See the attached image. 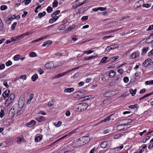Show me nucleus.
I'll return each mask as SVG.
<instances>
[{"label":"nucleus","instance_id":"nucleus-21","mask_svg":"<svg viewBox=\"0 0 153 153\" xmlns=\"http://www.w3.org/2000/svg\"><path fill=\"white\" fill-rule=\"evenodd\" d=\"M33 94H31L29 96V98L28 100V101L27 102V103L28 104H30L31 102L32 101V99L33 98Z\"/></svg>","mask_w":153,"mask_h":153},{"label":"nucleus","instance_id":"nucleus-57","mask_svg":"<svg viewBox=\"0 0 153 153\" xmlns=\"http://www.w3.org/2000/svg\"><path fill=\"white\" fill-rule=\"evenodd\" d=\"M93 52H94V51H93V50H91L86 51V53H87V54H90L91 53H92Z\"/></svg>","mask_w":153,"mask_h":153},{"label":"nucleus","instance_id":"nucleus-48","mask_svg":"<svg viewBox=\"0 0 153 153\" xmlns=\"http://www.w3.org/2000/svg\"><path fill=\"white\" fill-rule=\"evenodd\" d=\"M143 7H145L146 8H149L151 6L150 4H144V3H143Z\"/></svg>","mask_w":153,"mask_h":153},{"label":"nucleus","instance_id":"nucleus-63","mask_svg":"<svg viewBox=\"0 0 153 153\" xmlns=\"http://www.w3.org/2000/svg\"><path fill=\"white\" fill-rule=\"evenodd\" d=\"M152 54H153V49L149 53H148V55L149 56H151Z\"/></svg>","mask_w":153,"mask_h":153},{"label":"nucleus","instance_id":"nucleus-41","mask_svg":"<svg viewBox=\"0 0 153 153\" xmlns=\"http://www.w3.org/2000/svg\"><path fill=\"white\" fill-rule=\"evenodd\" d=\"M17 23L16 22H14L11 25V27L12 30H13L15 29V28L16 26Z\"/></svg>","mask_w":153,"mask_h":153},{"label":"nucleus","instance_id":"nucleus-42","mask_svg":"<svg viewBox=\"0 0 153 153\" xmlns=\"http://www.w3.org/2000/svg\"><path fill=\"white\" fill-rule=\"evenodd\" d=\"M148 39H151V41H149V42L153 41V33L151 34V35L149 37V39H147V40H148Z\"/></svg>","mask_w":153,"mask_h":153},{"label":"nucleus","instance_id":"nucleus-9","mask_svg":"<svg viewBox=\"0 0 153 153\" xmlns=\"http://www.w3.org/2000/svg\"><path fill=\"white\" fill-rule=\"evenodd\" d=\"M139 52H134L130 56V58L131 59L137 58L139 56Z\"/></svg>","mask_w":153,"mask_h":153},{"label":"nucleus","instance_id":"nucleus-52","mask_svg":"<svg viewBox=\"0 0 153 153\" xmlns=\"http://www.w3.org/2000/svg\"><path fill=\"white\" fill-rule=\"evenodd\" d=\"M24 1H25V5H27L30 2L31 0H24Z\"/></svg>","mask_w":153,"mask_h":153},{"label":"nucleus","instance_id":"nucleus-27","mask_svg":"<svg viewBox=\"0 0 153 153\" xmlns=\"http://www.w3.org/2000/svg\"><path fill=\"white\" fill-rule=\"evenodd\" d=\"M108 58V57L105 56L103 57L101 60L100 62L102 63H105L108 62V61H106L107 59Z\"/></svg>","mask_w":153,"mask_h":153},{"label":"nucleus","instance_id":"nucleus-59","mask_svg":"<svg viewBox=\"0 0 153 153\" xmlns=\"http://www.w3.org/2000/svg\"><path fill=\"white\" fill-rule=\"evenodd\" d=\"M11 22V19L10 18H8V19L7 20H6V23H8L9 24H10Z\"/></svg>","mask_w":153,"mask_h":153},{"label":"nucleus","instance_id":"nucleus-47","mask_svg":"<svg viewBox=\"0 0 153 153\" xmlns=\"http://www.w3.org/2000/svg\"><path fill=\"white\" fill-rule=\"evenodd\" d=\"M88 16H83L81 18V20L82 21H85L87 20L88 19Z\"/></svg>","mask_w":153,"mask_h":153},{"label":"nucleus","instance_id":"nucleus-38","mask_svg":"<svg viewBox=\"0 0 153 153\" xmlns=\"http://www.w3.org/2000/svg\"><path fill=\"white\" fill-rule=\"evenodd\" d=\"M60 12V11L59 10H56L51 15V16L52 17H53V16H56L57 15L59 14Z\"/></svg>","mask_w":153,"mask_h":153},{"label":"nucleus","instance_id":"nucleus-31","mask_svg":"<svg viewBox=\"0 0 153 153\" xmlns=\"http://www.w3.org/2000/svg\"><path fill=\"white\" fill-rule=\"evenodd\" d=\"M58 4V2L56 0H55L53 3L52 7L54 8L57 7Z\"/></svg>","mask_w":153,"mask_h":153},{"label":"nucleus","instance_id":"nucleus-18","mask_svg":"<svg viewBox=\"0 0 153 153\" xmlns=\"http://www.w3.org/2000/svg\"><path fill=\"white\" fill-rule=\"evenodd\" d=\"M148 48L147 47H144L142 49V51L141 53V54L142 55H144L146 53L147 51H148Z\"/></svg>","mask_w":153,"mask_h":153},{"label":"nucleus","instance_id":"nucleus-25","mask_svg":"<svg viewBox=\"0 0 153 153\" xmlns=\"http://www.w3.org/2000/svg\"><path fill=\"white\" fill-rule=\"evenodd\" d=\"M107 145V142H104L102 143L100 145L101 147L104 148H105Z\"/></svg>","mask_w":153,"mask_h":153},{"label":"nucleus","instance_id":"nucleus-7","mask_svg":"<svg viewBox=\"0 0 153 153\" xmlns=\"http://www.w3.org/2000/svg\"><path fill=\"white\" fill-rule=\"evenodd\" d=\"M144 3L143 0H140L136 2L134 5V7L135 9H137L140 7Z\"/></svg>","mask_w":153,"mask_h":153},{"label":"nucleus","instance_id":"nucleus-19","mask_svg":"<svg viewBox=\"0 0 153 153\" xmlns=\"http://www.w3.org/2000/svg\"><path fill=\"white\" fill-rule=\"evenodd\" d=\"M115 72L113 70H111L109 73V76L111 78L113 77L115 75Z\"/></svg>","mask_w":153,"mask_h":153},{"label":"nucleus","instance_id":"nucleus-32","mask_svg":"<svg viewBox=\"0 0 153 153\" xmlns=\"http://www.w3.org/2000/svg\"><path fill=\"white\" fill-rule=\"evenodd\" d=\"M54 101L53 100L50 101L48 103V105L49 106L51 107L53 106L54 104Z\"/></svg>","mask_w":153,"mask_h":153},{"label":"nucleus","instance_id":"nucleus-58","mask_svg":"<svg viewBox=\"0 0 153 153\" xmlns=\"http://www.w3.org/2000/svg\"><path fill=\"white\" fill-rule=\"evenodd\" d=\"M5 67V66L4 64H2L1 65H0V70L4 69Z\"/></svg>","mask_w":153,"mask_h":153},{"label":"nucleus","instance_id":"nucleus-3","mask_svg":"<svg viewBox=\"0 0 153 153\" xmlns=\"http://www.w3.org/2000/svg\"><path fill=\"white\" fill-rule=\"evenodd\" d=\"M88 107L87 104L86 103H82L79 104L77 110L79 111H83L86 110Z\"/></svg>","mask_w":153,"mask_h":153},{"label":"nucleus","instance_id":"nucleus-62","mask_svg":"<svg viewBox=\"0 0 153 153\" xmlns=\"http://www.w3.org/2000/svg\"><path fill=\"white\" fill-rule=\"evenodd\" d=\"M146 92V89L145 88H143L140 91V94H142L143 93H144Z\"/></svg>","mask_w":153,"mask_h":153},{"label":"nucleus","instance_id":"nucleus-56","mask_svg":"<svg viewBox=\"0 0 153 153\" xmlns=\"http://www.w3.org/2000/svg\"><path fill=\"white\" fill-rule=\"evenodd\" d=\"M41 7V5H39L36 8H35V12L36 13H37L38 12V10L40 7Z\"/></svg>","mask_w":153,"mask_h":153},{"label":"nucleus","instance_id":"nucleus-45","mask_svg":"<svg viewBox=\"0 0 153 153\" xmlns=\"http://www.w3.org/2000/svg\"><path fill=\"white\" fill-rule=\"evenodd\" d=\"M98 9L101 11H105L106 10V7H98Z\"/></svg>","mask_w":153,"mask_h":153},{"label":"nucleus","instance_id":"nucleus-60","mask_svg":"<svg viewBox=\"0 0 153 153\" xmlns=\"http://www.w3.org/2000/svg\"><path fill=\"white\" fill-rule=\"evenodd\" d=\"M19 78L23 79L24 80H25L26 79V77L25 75H21Z\"/></svg>","mask_w":153,"mask_h":153},{"label":"nucleus","instance_id":"nucleus-64","mask_svg":"<svg viewBox=\"0 0 153 153\" xmlns=\"http://www.w3.org/2000/svg\"><path fill=\"white\" fill-rule=\"evenodd\" d=\"M153 29V25L150 26L147 30H150Z\"/></svg>","mask_w":153,"mask_h":153},{"label":"nucleus","instance_id":"nucleus-40","mask_svg":"<svg viewBox=\"0 0 153 153\" xmlns=\"http://www.w3.org/2000/svg\"><path fill=\"white\" fill-rule=\"evenodd\" d=\"M11 41L12 42L16 40L17 39H19L18 36H15L11 38Z\"/></svg>","mask_w":153,"mask_h":153},{"label":"nucleus","instance_id":"nucleus-30","mask_svg":"<svg viewBox=\"0 0 153 153\" xmlns=\"http://www.w3.org/2000/svg\"><path fill=\"white\" fill-rule=\"evenodd\" d=\"M96 57V56H91L89 57H86L84 58L85 60H88L91 59H94Z\"/></svg>","mask_w":153,"mask_h":153},{"label":"nucleus","instance_id":"nucleus-36","mask_svg":"<svg viewBox=\"0 0 153 153\" xmlns=\"http://www.w3.org/2000/svg\"><path fill=\"white\" fill-rule=\"evenodd\" d=\"M145 84L146 85H148L150 84H153V80L151 81H148L145 82Z\"/></svg>","mask_w":153,"mask_h":153},{"label":"nucleus","instance_id":"nucleus-16","mask_svg":"<svg viewBox=\"0 0 153 153\" xmlns=\"http://www.w3.org/2000/svg\"><path fill=\"white\" fill-rule=\"evenodd\" d=\"M29 34L28 32L23 33L20 36H18L19 39H21L23 38L25 36H27Z\"/></svg>","mask_w":153,"mask_h":153},{"label":"nucleus","instance_id":"nucleus-33","mask_svg":"<svg viewBox=\"0 0 153 153\" xmlns=\"http://www.w3.org/2000/svg\"><path fill=\"white\" fill-rule=\"evenodd\" d=\"M29 56L30 57H35L37 56V54L35 52H32L30 53Z\"/></svg>","mask_w":153,"mask_h":153},{"label":"nucleus","instance_id":"nucleus-20","mask_svg":"<svg viewBox=\"0 0 153 153\" xmlns=\"http://www.w3.org/2000/svg\"><path fill=\"white\" fill-rule=\"evenodd\" d=\"M119 56H116L113 57H112L110 58L108 61H110V62H114L117 59H118L119 58Z\"/></svg>","mask_w":153,"mask_h":153},{"label":"nucleus","instance_id":"nucleus-6","mask_svg":"<svg viewBox=\"0 0 153 153\" xmlns=\"http://www.w3.org/2000/svg\"><path fill=\"white\" fill-rule=\"evenodd\" d=\"M79 140L82 141L84 144H85L90 141V138L87 136H83L79 138Z\"/></svg>","mask_w":153,"mask_h":153},{"label":"nucleus","instance_id":"nucleus-61","mask_svg":"<svg viewBox=\"0 0 153 153\" xmlns=\"http://www.w3.org/2000/svg\"><path fill=\"white\" fill-rule=\"evenodd\" d=\"M65 115L67 116H69L70 115V112L69 110H68L66 111Z\"/></svg>","mask_w":153,"mask_h":153},{"label":"nucleus","instance_id":"nucleus-23","mask_svg":"<svg viewBox=\"0 0 153 153\" xmlns=\"http://www.w3.org/2000/svg\"><path fill=\"white\" fill-rule=\"evenodd\" d=\"M38 78V76L37 75V74H34L32 76L31 79L33 82H35Z\"/></svg>","mask_w":153,"mask_h":153},{"label":"nucleus","instance_id":"nucleus-43","mask_svg":"<svg viewBox=\"0 0 153 153\" xmlns=\"http://www.w3.org/2000/svg\"><path fill=\"white\" fill-rule=\"evenodd\" d=\"M7 8V7L5 5H2L0 7V9L2 10H6Z\"/></svg>","mask_w":153,"mask_h":153},{"label":"nucleus","instance_id":"nucleus-39","mask_svg":"<svg viewBox=\"0 0 153 153\" xmlns=\"http://www.w3.org/2000/svg\"><path fill=\"white\" fill-rule=\"evenodd\" d=\"M4 114V111L3 110H1L0 113V117L1 118H2Z\"/></svg>","mask_w":153,"mask_h":153},{"label":"nucleus","instance_id":"nucleus-34","mask_svg":"<svg viewBox=\"0 0 153 153\" xmlns=\"http://www.w3.org/2000/svg\"><path fill=\"white\" fill-rule=\"evenodd\" d=\"M20 56L19 55H17L14 56L13 59L15 61H18L19 59Z\"/></svg>","mask_w":153,"mask_h":153},{"label":"nucleus","instance_id":"nucleus-53","mask_svg":"<svg viewBox=\"0 0 153 153\" xmlns=\"http://www.w3.org/2000/svg\"><path fill=\"white\" fill-rule=\"evenodd\" d=\"M27 12L26 11H24V14L22 15V17L23 18H25L26 16L27 15Z\"/></svg>","mask_w":153,"mask_h":153},{"label":"nucleus","instance_id":"nucleus-55","mask_svg":"<svg viewBox=\"0 0 153 153\" xmlns=\"http://www.w3.org/2000/svg\"><path fill=\"white\" fill-rule=\"evenodd\" d=\"M3 85H4L6 88H8L9 86L8 85L7 83L6 80H5L3 82Z\"/></svg>","mask_w":153,"mask_h":153},{"label":"nucleus","instance_id":"nucleus-15","mask_svg":"<svg viewBox=\"0 0 153 153\" xmlns=\"http://www.w3.org/2000/svg\"><path fill=\"white\" fill-rule=\"evenodd\" d=\"M86 3V1H83L82 3H81L80 4H78L77 5H73L72 6V7L74 9H76L77 7L82 5H83V4H85Z\"/></svg>","mask_w":153,"mask_h":153},{"label":"nucleus","instance_id":"nucleus-12","mask_svg":"<svg viewBox=\"0 0 153 153\" xmlns=\"http://www.w3.org/2000/svg\"><path fill=\"white\" fill-rule=\"evenodd\" d=\"M10 94V91L6 90L3 93L2 95L4 98H5L8 97Z\"/></svg>","mask_w":153,"mask_h":153},{"label":"nucleus","instance_id":"nucleus-35","mask_svg":"<svg viewBox=\"0 0 153 153\" xmlns=\"http://www.w3.org/2000/svg\"><path fill=\"white\" fill-rule=\"evenodd\" d=\"M138 105L137 104H135L134 105H130L128 106V108H137Z\"/></svg>","mask_w":153,"mask_h":153},{"label":"nucleus","instance_id":"nucleus-37","mask_svg":"<svg viewBox=\"0 0 153 153\" xmlns=\"http://www.w3.org/2000/svg\"><path fill=\"white\" fill-rule=\"evenodd\" d=\"M46 10L48 13H50L53 10V9L51 7L48 6Z\"/></svg>","mask_w":153,"mask_h":153},{"label":"nucleus","instance_id":"nucleus-22","mask_svg":"<svg viewBox=\"0 0 153 153\" xmlns=\"http://www.w3.org/2000/svg\"><path fill=\"white\" fill-rule=\"evenodd\" d=\"M111 96V92L109 91H107L104 94V96L106 97H109Z\"/></svg>","mask_w":153,"mask_h":153},{"label":"nucleus","instance_id":"nucleus-8","mask_svg":"<svg viewBox=\"0 0 153 153\" xmlns=\"http://www.w3.org/2000/svg\"><path fill=\"white\" fill-rule=\"evenodd\" d=\"M151 62V59H148L143 63V66L145 67H147L149 65Z\"/></svg>","mask_w":153,"mask_h":153},{"label":"nucleus","instance_id":"nucleus-46","mask_svg":"<svg viewBox=\"0 0 153 153\" xmlns=\"http://www.w3.org/2000/svg\"><path fill=\"white\" fill-rule=\"evenodd\" d=\"M62 124V123L60 121H58L57 123L56 124H55L54 123V125L56 127H59Z\"/></svg>","mask_w":153,"mask_h":153},{"label":"nucleus","instance_id":"nucleus-29","mask_svg":"<svg viewBox=\"0 0 153 153\" xmlns=\"http://www.w3.org/2000/svg\"><path fill=\"white\" fill-rule=\"evenodd\" d=\"M112 115H110L108 117H107L105 119L103 120H102L101 121V122H105L107 121H108L110 120L111 119V116Z\"/></svg>","mask_w":153,"mask_h":153},{"label":"nucleus","instance_id":"nucleus-28","mask_svg":"<svg viewBox=\"0 0 153 153\" xmlns=\"http://www.w3.org/2000/svg\"><path fill=\"white\" fill-rule=\"evenodd\" d=\"M42 140V137L41 136H39L36 137L35 138V141L36 142H38Z\"/></svg>","mask_w":153,"mask_h":153},{"label":"nucleus","instance_id":"nucleus-10","mask_svg":"<svg viewBox=\"0 0 153 153\" xmlns=\"http://www.w3.org/2000/svg\"><path fill=\"white\" fill-rule=\"evenodd\" d=\"M36 122L35 121L33 120H32L30 122L27 123L26 124V126L27 127H30L36 124Z\"/></svg>","mask_w":153,"mask_h":153},{"label":"nucleus","instance_id":"nucleus-14","mask_svg":"<svg viewBox=\"0 0 153 153\" xmlns=\"http://www.w3.org/2000/svg\"><path fill=\"white\" fill-rule=\"evenodd\" d=\"M36 120L39 122L45 120V118L43 116H39L36 118Z\"/></svg>","mask_w":153,"mask_h":153},{"label":"nucleus","instance_id":"nucleus-49","mask_svg":"<svg viewBox=\"0 0 153 153\" xmlns=\"http://www.w3.org/2000/svg\"><path fill=\"white\" fill-rule=\"evenodd\" d=\"M38 71L40 75L42 74L44 72L43 70L41 68H39Z\"/></svg>","mask_w":153,"mask_h":153},{"label":"nucleus","instance_id":"nucleus-11","mask_svg":"<svg viewBox=\"0 0 153 153\" xmlns=\"http://www.w3.org/2000/svg\"><path fill=\"white\" fill-rule=\"evenodd\" d=\"M52 18L50 19L49 20V22L50 23H53L54 22L56 21L59 18V17L56 16H55L52 17Z\"/></svg>","mask_w":153,"mask_h":153},{"label":"nucleus","instance_id":"nucleus-1","mask_svg":"<svg viewBox=\"0 0 153 153\" xmlns=\"http://www.w3.org/2000/svg\"><path fill=\"white\" fill-rule=\"evenodd\" d=\"M24 98L19 99L18 104H15L11 108L10 111L13 113L14 115L19 116L22 114L25 111V107L24 106Z\"/></svg>","mask_w":153,"mask_h":153},{"label":"nucleus","instance_id":"nucleus-13","mask_svg":"<svg viewBox=\"0 0 153 153\" xmlns=\"http://www.w3.org/2000/svg\"><path fill=\"white\" fill-rule=\"evenodd\" d=\"M52 43V41L51 40H48L46 41L42 45V46H47V47L48 46L50 45Z\"/></svg>","mask_w":153,"mask_h":153},{"label":"nucleus","instance_id":"nucleus-4","mask_svg":"<svg viewBox=\"0 0 153 153\" xmlns=\"http://www.w3.org/2000/svg\"><path fill=\"white\" fill-rule=\"evenodd\" d=\"M79 68V67H78L76 68H73L71 70H69L66 72H63V73H62L59 74H58L57 75H56L54 77H53V78L55 79V78H59L61 76H62L65 75L69 73V72L70 71H73L76 69H77L78 68Z\"/></svg>","mask_w":153,"mask_h":153},{"label":"nucleus","instance_id":"nucleus-50","mask_svg":"<svg viewBox=\"0 0 153 153\" xmlns=\"http://www.w3.org/2000/svg\"><path fill=\"white\" fill-rule=\"evenodd\" d=\"M123 81L125 83H127L129 81L128 78L127 77H125L123 78Z\"/></svg>","mask_w":153,"mask_h":153},{"label":"nucleus","instance_id":"nucleus-26","mask_svg":"<svg viewBox=\"0 0 153 153\" xmlns=\"http://www.w3.org/2000/svg\"><path fill=\"white\" fill-rule=\"evenodd\" d=\"M137 91V90L136 89L133 90V89H131L130 90V94L132 95V96H134L135 94Z\"/></svg>","mask_w":153,"mask_h":153},{"label":"nucleus","instance_id":"nucleus-51","mask_svg":"<svg viewBox=\"0 0 153 153\" xmlns=\"http://www.w3.org/2000/svg\"><path fill=\"white\" fill-rule=\"evenodd\" d=\"M122 134H118L115 135L114 137V139H117L119 137H121L122 136Z\"/></svg>","mask_w":153,"mask_h":153},{"label":"nucleus","instance_id":"nucleus-24","mask_svg":"<svg viewBox=\"0 0 153 153\" xmlns=\"http://www.w3.org/2000/svg\"><path fill=\"white\" fill-rule=\"evenodd\" d=\"M46 14V12L45 11H43L42 13H40L38 14V16L39 18H41L43 16L45 15Z\"/></svg>","mask_w":153,"mask_h":153},{"label":"nucleus","instance_id":"nucleus-5","mask_svg":"<svg viewBox=\"0 0 153 153\" xmlns=\"http://www.w3.org/2000/svg\"><path fill=\"white\" fill-rule=\"evenodd\" d=\"M45 67L47 69H54L57 67V66H54L53 62H51L46 63L45 65Z\"/></svg>","mask_w":153,"mask_h":153},{"label":"nucleus","instance_id":"nucleus-2","mask_svg":"<svg viewBox=\"0 0 153 153\" xmlns=\"http://www.w3.org/2000/svg\"><path fill=\"white\" fill-rule=\"evenodd\" d=\"M15 98V95L14 94H11L8 98L7 100L6 101L5 105L7 107L13 101Z\"/></svg>","mask_w":153,"mask_h":153},{"label":"nucleus","instance_id":"nucleus-17","mask_svg":"<svg viewBox=\"0 0 153 153\" xmlns=\"http://www.w3.org/2000/svg\"><path fill=\"white\" fill-rule=\"evenodd\" d=\"M74 91V88H67L65 89L64 92L65 93H70L72 92L73 91Z\"/></svg>","mask_w":153,"mask_h":153},{"label":"nucleus","instance_id":"nucleus-44","mask_svg":"<svg viewBox=\"0 0 153 153\" xmlns=\"http://www.w3.org/2000/svg\"><path fill=\"white\" fill-rule=\"evenodd\" d=\"M12 63L11 61L9 60L5 64L7 66H8L11 65Z\"/></svg>","mask_w":153,"mask_h":153},{"label":"nucleus","instance_id":"nucleus-54","mask_svg":"<svg viewBox=\"0 0 153 153\" xmlns=\"http://www.w3.org/2000/svg\"><path fill=\"white\" fill-rule=\"evenodd\" d=\"M117 72L119 73L122 74L123 72V69L122 68L119 69L117 70Z\"/></svg>","mask_w":153,"mask_h":153}]
</instances>
